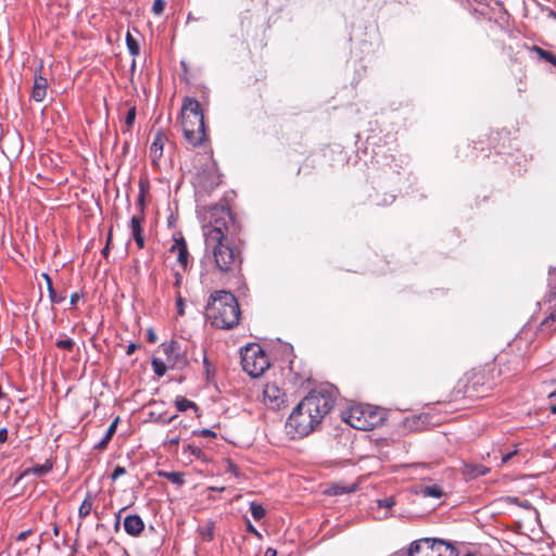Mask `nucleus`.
I'll list each match as a JSON object with an SVG mask.
<instances>
[{
  "mask_svg": "<svg viewBox=\"0 0 556 556\" xmlns=\"http://www.w3.org/2000/svg\"><path fill=\"white\" fill-rule=\"evenodd\" d=\"M334 399L328 391L309 392L291 412L286 424V434L292 439H302L312 433L331 412Z\"/></svg>",
  "mask_w": 556,
  "mask_h": 556,
  "instance_id": "obj_1",
  "label": "nucleus"
},
{
  "mask_svg": "<svg viewBox=\"0 0 556 556\" xmlns=\"http://www.w3.org/2000/svg\"><path fill=\"white\" fill-rule=\"evenodd\" d=\"M206 314L212 325L220 329H231L239 324L240 307L229 291H216L211 295Z\"/></svg>",
  "mask_w": 556,
  "mask_h": 556,
  "instance_id": "obj_2",
  "label": "nucleus"
},
{
  "mask_svg": "<svg viewBox=\"0 0 556 556\" xmlns=\"http://www.w3.org/2000/svg\"><path fill=\"white\" fill-rule=\"evenodd\" d=\"M180 114L185 139L193 147L202 144L206 140V131L199 101L189 97L185 98Z\"/></svg>",
  "mask_w": 556,
  "mask_h": 556,
  "instance_id": "obj_3",
  "label": "nucleus"
},
{
  "mask_svg": "<svg viewBox=\"0 0 556 556\" xmlns=\"http://www.w3.org/2000/svg\"><path fill=\"white\" fill-rule=\"evenodd\" d=\"M205 251L213 258L215 268L220 274L233 273L240 268L242 257L240 251L230 240H219L216 236L205 242Z\"/></svg>",
  "mask_w": 556,
  "mask_h": 556,
  "instance_id": "obj_4",
  "label": "nucleus"
},
{
  "mask_svg": "<svg viewBox=\"0 0 556 556\" xmlns=\"http://www.w3.org/2000/svg\"><path fill=\"white\" fill-rule=\"evenodd\" d=\"M342 419L352 428L368 431L383 421V413L370 405L356 404L342 412Z\"/></svg>",
  "mask_w": 556,
  "mask_h": 556,
  "instance_id": "obj_5",
  "label": "nucleus"
},
{
  "mask_svg": "<svg viewBox=\"0 0 556 556\" xmlns=\"http://www.w3.org/2000/svg\"><path fill=\"white\" fill-rule=\"evenodd\" d=\"M205 242L211 236L219 240H229V237L237 232V225L231 212L227 208H217L212 213V222L203 227Z\"/></svg>",
  "mask_w": 556,
  "mask_h": 556,
  "instance_id": "obj_6",
  "label": "nucleus"
},
{
  "mask_svg": "<svg viewBox=\"0 0 556 556\" xmlns=\"http://www.w3.org/2000/svg\"><path fill=\"white\" fill-rule=\"evenodd\" d=\"M408 556H456V553L450 543L439 539L426 538L410 544Z\"/></svg>",
  "mask_w": 556,
  "mask_h": 556,
  "instance_id": "obj_7",
  "label": "nucleus"
},
{
  "mask_svg": "<svg viewBox=\"0 0 556 556\" xmlns=\"http://www.w3.org/2000/svg\"><path fill=\"white\" fill-rule=\"evenodd\" d=\"M243 370L251 377H258L269 367L267 355L258 344H252L241 351Z\"/></svg>",
  "mask_w": 556,
  "mask_h": 556,
  "instance_id": "obj_8",
  "label": "nucleus"
},
{
  "mask_svg": "<svg viewBox=\"0 0 556 556\" xmlns=\"http://www.w3.org/2000/svg\"><path fill=\"white\" fill-rule=\"evenodd\" d=\"M549 304L545 311V317L536 329L539 338L547 339L556 331V291H551L544 298V305Z\"/></svg>",
  "mask_w": 556,
  "mask_h": 556,
  "instance_id": "obj_9",
  "label": "nucleus"
},
{
  "mask_svg": "<svg viewBox=\"0 0 556 556\" xmlns=\"http://www.w3.org/2000/svg\"><path fill=\"white\" fill-rule=\"evenodd\" d=\"M264 405L271 410H280L287 406V394L275 383H266L263 389Z\"/></svg>",
  "mask_w": 556,
  "mask_h": 556,
  "instance_id": "obj_10",
  "label": "nucleus"
},
{
  "mask_svg": "<svg viewBox=\"0 0 556 556\" xmlns=\"http://www.w3.org/2000/svg\"><path fill=\"white\" fill-rule=\"evenodd\" d=\"M161 349L167 356V364L169 367H182L186 364L177 341L172 340L169 342H164L161 344Z\"/></svg>",
  "mask_w": 556,
  "mask_h": 556,
  "instance_id": "obj_11",
  "label": "nucleus"
},
{
  "mask_svg": "<svg viewBox=\"0 0 556 556\" xmlns=\"http://www.w3.org/2000/svg\"><path fill=\"white\" fill-rule=\"evenodd\" d=\"M167 138L162 131H157L150 146V157L153 164H157L163 155L164 144Z\"/></svg>",
  "mask_w": 556,
  "mask_h": 556,
  "instance_id": "obj_12",
  "label": "nucleus"
},
{
  "mask_svg": "<svg viewBox=\"0 0 556 556\" xmlns=\"http://www.w3.org/2000/svg\"><path fill=\"white\" fill-rule=\"evenodd\" d=\"M175 243L170 248V252L176 253L177 262L182 266L187 267L189 261V252L185 239L180 236L175 238Z\"/></svg>",
  "mask_w": 556,
  "mask_h": 556,
  "instance_id": "obj_13",
  "label": "nucleus"
},
{
  "mask_svg": "<svg viewBox=\"0 0 556 556\" xmlns=\"http://www.w3.org/2000/svg\"><path fill=\"white\" fill-rule=\"evenodd\" d=\"M124 529L129 535L137 536L143 531L144 523L139 515H129L124 520Z\"/></svg>",
  "mask_w": 556,
  "mask_h": 556,
  "instance_id": "obj_14",
  "label": "nucleus"
},
{
  "mask_svg": "<svg viewBox=\"0 0 556 556\" xmlns=\"http://www.w3.org/2000/svg\"><path fill=\"white\" fill-rule=\"evenodd\" d=\"M48 81L47 78L41 75H35L34 86L31 91V98L36 102H41L47 96Z\"/></svg>",
  "mask_w": 556,
  "mask_h": 556,
  "instance_id": "obj_15",
  "label": "nucleus"
},
{
  "mask_svg": "<svg viewBox=\"0 0 556 556\" xmlns=\"http://www.w3.org/2000/svg\"><path fill=\"white\" fill-rule=\"evenodd\" d=\"M143 217L141 216H132L129 223V227L131 229L132 237L139 249L144 247V239L142 236V224Z\"/></svg>",
  "mask_w": 556,
  "mask_h": 556,
  "instance_id": "obj_16",
  "label": "nucleus"
},
{
  "mask_svg": "<svg viewBox=\"0 0 556 556\" xmlns=\"http://www.w3.org/2000/svg\"><path fill=\"white\" fill-rule=\"evenodd\" d=\"M53 468V464L50 462V460H47L45 464L42 465H36V466H33L30 468H27L25 469L20 476L18 478L16 479V482L22 480L23 478L29 476V475H35V476H38V477H41V476H45L47 475L48 472H50Z\"/></svg>",
  "mask_w": 556,
  "mask_h": 556,
  "instance_id": "obj_17",
  "label": "nucleus"
},
{
  "mask_svg": "<svg viewBox=\"0 0 556 556\" xmlns=\"http://www.w3.org/2000/svg\"><path fill=\"white\" fill-rule=\"evenodd\" d=\"M490 469L480 464H469L464 466V476L467 479H476L478 477L485 476Z\"/></svg>",
  "mask_w": 556,
  "mask_h": 556,
  "instance_id": "obj_18",
  "label": "nucleus"
},
{
  "mask_svg": "<svg viewBox=\"0 0 556 556\" xmlns=\"http://www.w3.org/2000/svg\"><path fill=\"white\" fill-rule=\"evenodd\" d=\"M118 424V417L113 420V422L106 429V432L104 437L96 444V448L98 450H104L109 442L111 441L112 437L114 435L116 428Z\"/></svg>",
  "mask_w": 556,
  "mask_h": 556,
  "instance_id": "obj_19",
  "label": "nucleus"
},
{
  "mask_svg": "<svg viewBox=\"0 0 556 556\" xmlns=\"http://www.w3.org/2000/svg\"><path fill=\"white\" fill-rule=\"evenodd\" d=\"M93 498H94L93 495L90 492H88L85 500L83 501V503L79 506V509H78L79 518L84 519L90 515L92 507H93Z\"/></svg>",
  "mask_w": 556,
  "mask_h": 556,
  "instance_id": "obj_20",
  "label": "nucleus"
},
{
  "mask_svg": "<svg viewBox=\"0 0 556 556\" xmlns=\"http://www.w3.org/2000/svg\"><path fill=\"white\" fill-rule=\"evenodd\" d=\"M159 476L167 479L176 485H182L185 483L184 475L178 471H159Z\"/></svg>",
  "mask_w": 556,
  "mask_h": 556,
  "instance_id": "obj_21",
  "label": "nucleus"
},
{
  "mask_svg": "<svg viewBox=\"0 0 556 556\" xmlns=\"http://www.w3.org/2000/svg\"><path fill=\"white\" fill-rule=\"evenodd\" d=\"M199 535L202 541L210 542L214 538V522L208 521L204 526L199 527L198 529Z\"/></svg>",
  "mask_w": 556,
  "mask_h": 556,
  "instance_id": "obj_22",
  "label": "nucleus"
},
{
  "mask_svg": "<svg viewBox=\"0 0 556 556\" xmlns=\"http://www.w3.org/2000/svg\"><path fill=\"white\" fill-rule=\"evenodd\" d=\"M530 50L535 52L540 59L556 66V54H554L549 51H546V50L540 48L539 46H532L530 48Z\"/></svg>",
  "mask_w": 556,
  "mask_h": 556,
  "instance_id": "obj_23",
  "label": "nucleus"
},
{
  "mask_svg": "<svg viewBox=\"0 0 556 556\" xmlns=\"http://www.w3.org/2000/svg\"><path fill=\"white\" fill-rule=\"evenodd\" d=\"M175 405H176V408L179 410V412H186L187 409L189 408H192L194 410L198 409V406L194 402L192 401H189L188 399L184 397V396H176L175 399Z\"/></svg>",
  "mask_w": 556,
  "mask_h": 556,
  "instance_id": "obj_24",
  "label": "nucleus"
},
{
  "mask_svg": "<svg viewBox=\"0 0 556 556\" xmlns=\"http://www.w3.org/2000/svg\"><path fill=\"white\" fill-rule=\"evenodd\" d=\"M42 277L47 281L49 296L52 303H61L65 298L63 295H59L53 289L52 280L48 274H42Z\"/></svg>",
  "mask_w": 556,
  "mask_h": 556,
  "instance_id": "obj_25",
  "label": "nucleus"
},
{
  "mask_svg": "<svg viewBox=\"0 0 556 556\" xmlns=\"http://www.w3.org/2000/svg\"><path fill=\"white\" fill-rule=\"evenodd\" d=\"M420 493L426 497L440 498L443 495L441 488L437 485L422 486Z\"/></svg>",
  "mask_w": 556,
  "mask_h": 556,
  "instance_id": "obj_26",
  "label": "nucleus"
},
{
  "mask_svg": "<svg viewBox=\"0 0 556 556\" xmlns=\"http://www.w3.org/2000/svg\"><path fill=\"white\" fill-rule=\"evenodd\" d=\"M250 510L255 520H261L266 515L265 508L256 502L250 503Z\"/></svg>",
  "mask_w": 556,
  "mask_h": 556,
  "instance_id": "obj_27",
  "label": "nucleus"
},
{
  "mask_svg": "<svg viewBox=\"0 0 556 556\" xmlns=\"http://www.w3.org/2000/svg\"><path fill=\"white\" fill-rule=\"evenodd\" d=\"M126 45L128 48V51L131 55H138L140 51L139 43L137 40L130 35V33H127L126 35Z\"/></svg>",
  "mask_w": 556,
  "mask_h": 556,
  "instance_id": "obj_28",
  "label": "nucleus"
},
{
  "mask_svg": "<svg viewBox=\"0 0 556 556\" xmlns=\"http://www.w3.org/2000/svg\"><path fill=\"white\" fill-rule=\"evenodd\" d=\"M167 367H169L168 364H165L163 361H161L159 358L152 359V368L156 376H159V377L164 376L167 370Z\"/></svg>",
  "mask_w": 556,
  "mask_h": 556,
  "instance_id": "obj_29",
  "label": "nucleus"
},
{
  "mask_svg": "<svg viewBox=\"0 0 556 556\" xmlns=\"http://www.w3.org/2000/svg\"><path fill=\"white\" fill-rule=\"evenodd\" d=\"M377 505L379 508H384L386 510H388L395 505V500L392 496L382 500H377ZM387 516L388 511H384L382 517L386 518Z\"/></svg>",
  "mask_w": 556,
  "mask_h": 556,
  "instance_id": "obj_30",
  "label": "nucleus"
},
{
  "mask_svg": "<svg viewBox=\"0 0 556 556\" xmlns=\"http://www.w3.org/2000/svg\"><path fill=\"white\" fill-rule=\"evenodd\" d=\"M136 106H130L125 118V126L127 130H129L132 127L136 119Z\"/></svg>",
  "mask_w": 556,
  "mask_h": 556,
  "instance_id": "obj_31",
  "label": "nucleus"
},
{
  "mask_svg": "<svg viewBox=\"0 0 556 556\" xmlns=\"http://www.w3.org/2000/svg\"><path fill=\"white\" fill-rule=\"evenodd\" d=\"M185 451L190 453L192 456H194L198 459H203L205 456L203 451L199 446L193 445V444H188L185 447Z\"/></svg>",
  "mask_w": 556,
  "mask_h": 556,
  "instance_id": "obj_32",
  "label": "nucleus"
},
{
  "mask_svg": "<svg viewBox=\"0 0 556 556\" xmlns=\"http://www.w3.org/2000/svg\"><path fill=\"white\" fill-rule=\"evenodd\" d=\"M165 9L164 0H154L152 4V12L156 15H161Z\"/></svg>",
  "mask_w": 556,
  "mask_h": 556,
  "instance_id": "obj_33",
  "label": "nucleus"
},
{
  "mask_svg": "<svg viewBox=\"0 0 556 556\" xmlns=\"http://www.w3.org/2000/svg\"><path fill=\"white\" fill-rule=\"evenodd\" d=\"M55 344H56V346L59 349H63V350H68L70 351L74 346V341L72 339H70V338L61 339V340H58Z\"/></svg>",
  "mask_w": 556,
  "mask_h": 556,
  "instance_id": "obj_34",
  "label": "nucleus"
},
{
  "mask_svg": "<svg viewBox=\"0 0 556 556\" xmlns=\"http://www.w3.org/2000/svg\"><path fill=\"white\" fill-rule=\"evenodd\" d=\"M126 473V469L122 466H116L111 475V479L113 481L117 480L119 477Z\"/></svg>",
  "mask_w": 556,
  "mask_h": 556,
  "instance_id": "obj_35",
  "label": "nucleus"
},
{
  "mask_svg": "<svg viewBox=\"0 0 556 556\" xmlns=\"http://www.w3.org/2000/svg\"><path fill=\"white\" fill-rule=\"evenodd\" d=\"M176 304H177V308H178V314L184 315L185 301L180 295L177 296Z\"/></svg>",
  "mask_w": 556,
  "mask_h": 556,
  "instance_id": "obj_36",
  "label": "nucleus"
},
{
  "mask_svg": "<svg viewBox=\"0 0 556 556\" xmlns=\"http://www.w3.org/2000/svg\"><path fill=\"white\" fill-rule=\"evenodd\" d=\"M147 338H148V341L151 342V343H155L156 342L157 336H156V333L154 332V330L152 328L148 329Z\"/></svg>",
  "mask_w": 556,
  "mask_h": 556,
  "instance_id": "obj_37",
  "label": "nucleus"
},
{
  "mask_svg": "<svg viewBox=\"0 0 556 556\" xmlns=\"http://www.w3.org/2000/svg\"><path fill=\"white\" fill-rule=\"evenodd\" d=\"M516 454H517V450H514L511 452H508L507 454H504L502 456V464H506L507 462H509Z\"/></svg>",
  "mask_w": 556,
  "mask_h": 556,
  "instance_id": "obj_38",
  "label": "nucleus"
},
{
  "mask_svg": "<svg viewBox=\"0 0 556 556\" xmlns=\"http://www.w3.org/2000/svg\"><path fill=\"white\" fill-rule=\"evenodd\" d=\"M8 440V429L1 428L0 429V443H4Z\"/></svg>",
  "mask_w": 556,
  "mask_h": 556,
  "instance_id": "obj_39",
  "label": "nucleus"
},
{
  "mask_svg": "<svg viewBox=\"0 0 556 556\" xmlns=\"http://www.w3.org/2000/svg\"><path fill=\"white\" fill-rule=\"evenodd\" d=\"M247 529L249 532L253 533L257 538H261V533L255 529V527L251 522H248Z\"/></svg>",
  "mask_w": 556,
  "mask_h": 556,
  "instance_id": "obj_40",
  "label": "nucleus"
},
{
  "mask_svg": "<svg viewBox=\"0 0 556 556\" xmlns=\"http://www.w3.org/2000/svg\"><path fill=\"white\" fill-rule=\"evenodd\" d=\"M79 299H80V294H79V293H77V292H76V293H73V294L71 295V304H72V305H76V304H77V302L79 301Z\"/></svg>",
  "mask_w": 556,
  "mask_h": 556,
  "instance_id": "obj_41",
  "label": "nucleus"
},
{
  "mask_svg": "<svg viewBox=\"0 0 556 556\" xmlns=\"http://www.w3.org/2000/svg\"><path fill=\"white\" fill-rule=\"evenodd\" d=\"M228 471L233 473L235 476L238 475V467L233 463H228Z\"/></svg>",
  "mask_w": 556,
  "mask_h": 556,
  "instance_id": "obj_42",
  "label": "nucleus"
},
{
  "mask_svg": "<svg viewBox=\"0 0 556 556\" xmlns=\"http://www.w3.org/2000/svg\"><path fill=\"white\" fill-rule=\"evenodd\" d=\"M138 345L135 344V343H130L128 346H127V355H131L136 350H137Z\"/></svg>",
  "mask_w": 556,
  "mask_h": 556,
  "instance_id": "obj_43",
  "label": "nucleus"
},
{
  "mask_svg": "<svg viewBox=\"0 0 556 556\" xmlns=\"http://www.w3.org/2000/svg\"><path fill=\"white\" fill-rule=\"evenodd\" d=\"M29 533H30V530L23 531V532H21V533L17 535L16 540H17V541H24V540L29 535Z\"/></svg>",
  "mask_w": 556,
  "mask_h": 556,
  "instance_id": "obj_44",
  "label": "nucleus"
},
{
  "mask_svg": "<svg viewBox=\"0 0 556 556\" xmlns=\"http://www.w3.org/2000/svg\"><path fill=\"white\" fill-rule=\"evenodd\" d=\"M202 435L205 437V438H208V437H215V433L212 431V430H208V429H204L202 430Z\"/></svg>",
  "mask_w": 556,
  "mask_h": 556,
  "instance_id": "obj_45",
  "label": "nucleus"
},
{
  "mask_svg": "<svg viewBox=\"0 0 556 556\" xmlns=\"http://www.w3.org/2000/svg\"><path fill=\"white\" fill-rule=\"evenodd\" d=\"M125 508H122L117 514H116V521H115V528L118 529L119 527V521H121V514L122 511L124 510Z\"/></svg>",
  "mask_w": 556,
  "mask_h": 556,
  "instance_id": "obj_46",
  "label": "nucleus"
},
{
  "mask_svg": "<svg viewBox=\"0 0 556 556\" xmlns=\"http://www.w3.org/2000/svg\"><path fill=\"white\" fill-rule=\"evenodd\" d=\"M276 549L274 548H267L266 552H265V556H276Z\"/></svg>",
  "mask_w": 556,
  "mask_h": 556,
  "instance_id": "obj_47",
  "label": "nucleus"
},
{
  "mask_svg": "<svg viewBox=\"0 0 556 556\" xmlns=\"http://www.w3.org/2000/svg\"><path fill=\"white\" fill-rule=\"evenodd\" d=\"M547 16L556 21V12L552 9H547Z\"/></svg>",
  "mask_w": 556,
  "mask_h": 556,
  "instance_id": "obj_48",
  "label": "nucleus"
},
{
  "mask_svg": "<svg viewBox=\"0 0 556 556\" xmlns=\"http://www.w3.org/2000/svg\"><path fill=\"white\" fill-rule=\"evenodd\" d=\"M178 441H179V439H178V438H173V439H170V441H169V442H170L172 444H177V443H178Z\"/></svg>",
  "mask_w": 556,
  "mask_h": 556,
  "instance_id": "obj_49",
  "label": "nucleus"
},
{
  "mask_svg": "<svg viewBox=\"0 0 556 556\" xmlns=\"http://www.w3.org/2000/svg\"><path fill=\"white\" fill-rule=\"evenodd\" d=\"M551 413L556 414V404L551 406Z\"/></svg>",
  "mask_w": 556,
  "mask_h": 556,
  "instance_id": "obj_50",
  "label": "nucleus"
},
{
  "mask_svg": "<svg viewBox=\"0 0 556 556\" xmlns=\"http://www.w3.org/2000/svg\"><path fill=\"white\" fill-rule=\"evenodd\" d=\"M108 251H109V245H106V247L102 250V253H103L104 255H106V254H108Z\"/></svg>",
  "mask_w": 556,
  "mask_h": 556,
  "instance_id": "obj_51",
  "label": "nucleus"
},
{
  "mask_svg": "<svg viewBox=\"0 0 556 556\" xmlns=\"http://www.w3.org/2000/svg\"><path fill=\"white\" fill-rule=\"evenodd\" d=\"M180 279H181V277L177 276L176 285H178L180 282Z\"/></svg>",
  "mask_w": 556,
  "mask_h": 556,
  "instance_id": "obj_52",
  "label": "nucleus"
},
{
  "mask_svg": "<svg viewBox=\"0 0 556 556\" xmlns=\"http://www.w3.org/2000/svg\"><path fill=\"white\" fill-rule=\"evenodd\" d=\"M551 397H556V390L549 395Z\"/></svg>",
  "mask_w": 556,
  "mask_h": 556,
  "instance_id": "obj_53",
  "label": "nucleus"
}]
</instances>
